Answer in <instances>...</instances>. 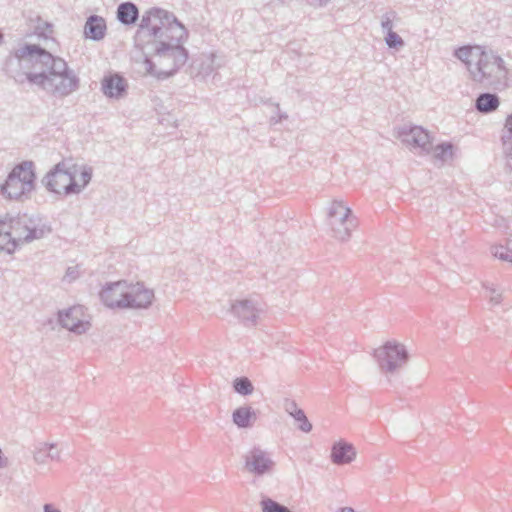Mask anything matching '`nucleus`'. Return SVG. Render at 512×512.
<instances>
[{"label": "nucleus", "instance_id": "nucleus-10", "mask_svg": "<svg viewBox=\"0 0 512 512\" xmlns=\"http://www.w3.org/2000/svg\"><path fill=\"white\" fill-rule=\"evenodd\" d=\"M395 135L411 150L418 149L420 153L428 154L432 149L430 134L421 126L404 124L395 129Z\"/></svg>", "mask_w": 512, "mask_h": 512}, {"label": "nucleus", "instance_id": "nucleus-15", "mask_svg": "<svg viewBox=\"0 0 512 512\" xmlns=\"http://www.w3.org/2000/svg\"><path fill=\"white\" fill-rule=\"evenodd\" d=\"M355 447L346 441L335 442L331 448V461L336 465L351 463L356 458Z\"/></svg>", "mask_w": 512, "mask_h": 512}, {"label": "nucleus", "instance_id": "nucleus-4", "mask_svg": "<svg viewBox=\"0 0 512 512\" xmlns=\"http://www.w3.org/2000/svg\"><path fill=\"white\" fill-rule=\"evenodd\" d=\"M100 298L111 309H147L154 299V291L142 282L122 280L107 283L100 292Z\"/></svg>", "mask_w": 512, "mask_h": 512}, {"label": "nucleus", "instance_id": "nucleus-11", "mask_svg": "<svg viewBox=\"0 0 512 512\" xmlns=\"http://www.w3.org/2000/svg\"><path fill=\"white\" fill-rule=\"evenodd\" d=\"M244 462L245 469L258 477L271 474L275 467L270 454L258 446H254L244 455Z\"/></svg>", "mask_w": 512, "mask_h": 512}, {"label": "nucleus", "instance_id": "nucleus-38", "mask_svg": "<svg viewBox=\"0 0 512 512\" xmlns=\"http://www.w3.org/2000/svg\"><path fill=\"white\" fill-rule=\"evenodd\" d=\"M338 512H356V511L351 507H343V508H340Z\"/></svg>", "mask_w": 512, "mask_h": 512}, {"label": "nucleus", "instance_id": "nucleus-9", "mask_svg": "<svg viewBox=\"0 0 512 512\" xmlns=\"http://www.w3.org/2000/svg\"><path fill=\"white\" fill-rule=\"evenodd\" d=\"M374 357L383 373L392 374L407 363L409 354L403 344L387 341L383 346L375 349Z\"/></svg>", "mask_w": 512, "mask_h": 512}, {"label": "nucleus", "instance_id": "nucleus-6", "mask_svg": "<svg viewBox=\"0 0 512 512\" xmlns=\"http://www.w3.org/2000/svg\"><path fill=\"white\" fill-rule=\"evenodd\" d=\"M81 167L72 158L58 162L42 179L45 188L55 194L73 195L80 193L76 176Z\"/></svg>", "mask_w": 512, "mask_h": 512}, {"label": "nucleus", "instance_id": "nucleus-14", "mask_svg": "<svg viewBox=\"0 0 512 512\" xmlns=\"http://www.w3.org/2000/svg\"><path fill=\"white\" fill-rule=\"evenodd\" d=\"M231 311L244 325L254 326L261 309L256 306L254 301L244 299L233 303Z\"/></svg>", "mask_w": 512, "mask_h": 512}, {"label": "nucleus", "instance_id": "nucleus-29", "mask_svg": "<svg viewBox=\"0 0 512 512\" xmlns=\"http://www.w3.org/2000/svg\"><path fill=\"white\" fill-rule=\"evenodd\" d=\"M296 422L299 423L298 428L305 433H309L312 430V424L306 417L304 410H300L296 415L292 416Z\"/></svg>", "mask_w": 512, "mask_h": 512}, {"label": "nucleus", "instance_id": "nucleus-7", "mask_svg": "<svg viewBox=\"0 0 512 512\" xmlns=\"http://www.w3.org/2000/svg\"><path fill=\"white\" fill-rule=\"evenodd\" d=\"M36 173L33 161L25 160L17 164L8 174L1 192L9 199L29 198L35 189Z\"/></svg>", "mask_w": 512, "mask_h": 512}, {"label": "nucleus", "instance_id": "nucleus-3", "mask_svg": "<svg viewBox=\"0 0 512 512\" xmlns=\"http://www.w3.org/2000/svg\"><path fill=\"white\" fill-rule=\"evenodd\" d=\"M50 231L39 218L27 214L1 218L0 252L12 254L21 243L41 239Z\"/></svg>", "mask_w": 512, "mask_h": 512}, {"label": "nucleus", "instance_id": "nucleus-2", "mask_svg": "<svg viewBox=\"0 0 512 512\" xmlns=\"http://www.w3.org/2000/svg\"><path fill=\"white\" fill-rule=\"evenodd\" d=\"M15 56L34 68L39 66L41 71L26 73V79L53 96L66 97L80 86L79 77L69 69L66 61L39 45L24 44L16 50Z\"/></svg>", "mask_w": 512, "mask_h": 512}, {"label": "nucleus", "instance_id": "nucleus-1", "mask_svg": "<svg viewBox=\"0 0 512 512\" xmlns=\"http://www.w3.org/2000/svg\"><path fill=\"white\" fill-rule=\"evenodd\" d=\"M187 37L188 31L173 13L153 7L142 15L134 39L141 50L152 46L161 67L158 79L164 80L187 62L189 54L182 45Z\"/></svg>", "mask_w": 512, "mask_h": 512}, {"label": "nucleus", "instance_id": "nucleus-37", "mask_svg": "<svg viewBox=\"0 0 512 512\" xmlns=\"http://www.w3.org/2000/svg\"><path fill=\"white\" fill-rule=\"evenodd\" d=\"M504 245L507 246L508 250L512 254V237L506 238Z\"/></svg>", "mask_w": 512, "mask_h": 512}, {"label": "nucleus", "instance_id": "nucleus-24", "mask_svg": "<svg viewBox=\"0 0 512 512\" xmlns=\"http://www.w3.org/2000/svg\"><path fill=\"white\" fill-rule=\"evenodd\" d=\"M259 504H260L262 512H293L290 508H288L284 504H281L278 501H276L266 495L261 496V500H260Z\"/></svg>", "mask_w": 512, "mask_h": 512}, {"label": "nucleus", "instance_id": "nucleus-41", "mask_svg": "<svg viewBox=\"0 0 512 512\" xmlns=\"http://www.w3.org/2000/svg\"><path fill=\"white\" fill-rule=\"evenodd\" d=\"M282 118H287V115H280V120H281Z\"/></svg>", "mask_w": 512, "mask_h": 512}, {"label": "nucleus", "instance_id": "nucleus-33", "mask_svg": "<svg viewBox=\"0 0 512 512\" xmlns=\"http://www.w3.org/2000/svg\"><path fill=\"white\" fill-rule=\"evenodd\" d=\"M80 180H81V184H79L80 186V191L85 188L89 182L91 181V178H92V169L91 168H88V167H83L82 170L80 171Z\"/></svg>", "mask_w": 512, "mask_h": 512}, {"label": "nucleus", "instance_id": "nucleus-18", "mask_svg": "<svg viewBox=\"0 0 512 512\" xmlns=\"http://www.w3.org/2000/svg\"><path fill=\"white\" fill-rule=\"evenodd\" d=\"M256 420V412L251 406H240L232 413V421L238 428H251Z\"/></svg>", "mask_w": 512, "mask_h": 512}, {"label": "nucleus", "instance_id": "nucleus-17", "mask_svg": "<svg viewBox=\"0 0 512 512\" xmlns=\"http://www.w3.org/2000/svg\"><path fill=\"white\" fill-rule=\"evenodd\" d=\"M60 450L54 443H38L34 447L33 459L38 464H46L48 460L59 461Z\"/></svg>", "mask_w": 512, "mask_h": 512}, {"label": "nucleus", "instance_id": "nucleus-25", "mask_svg": "<svg viewBox=\"0 0 512 512\" xmlns=\"http://www.w3.org/2000/svg\"><path fill=\"white\" fill-rule=\"evenodd\" d=\"M232 386L234 391L242 396H248L254 391L252 382L245 376L235 378L233 380Z\"/></svg>", "mask_w": 512, "mask_h": 512}, {"label": "nucleus", "instance_id": "nucleus-35", "mask_svg": "<svg viewBox=\"0 0 512 512\" xmlns=\"http://www.w3.org/2000/svg\"><path fill=\"white\" fill-rule=\"evenodd\" d=\"M307 1L312 6L321 7V6L326 5L330 0H307Z\"/></svg>", "mask_w": 512, "mask_h": 512}, {"label": "nucleus", "instance_id": "nucleus-16", "mask_svg": "<svg viewBox=\"0 0 512 512\" xmlns=\"http://www.w3.org/2000/svg\"><path fill=\"white\" fill-rule=\"evenodd\" d=\"M106 22L103 17L91 15L87 18L84 26V35L93 41H100L106 35Z\"/></svg>", "mask_w": 512, "mask_h": 512}, {"label": "nucleus", "instance_id": "nucleus-5", "mask_svg": "<svg viewBox=\"0 0 512 512\" xmlns=\"http://www.w3.org/2000/svg\"><path fill=\"white\" fill-rule=\"evenodd\" d=\"M474 81L494 90H504L512 85V74L504 60L492 50L480 51L474 69H470Z\"/></svg>", "mask_w": 512, "mask_h": 512}, {"label": "nucleus", "instance_id": "nucleus-26", "mask_svg": "<svg viewBox=\"0 0 512 512\" xmlns=\"http://www.w3.org/2000/svg\"><path fill=\"white\" fill-rule=\"evenodd\" d=\"M434 157L441 162H446L453 157V144L450 142H443L435 147Z\"/></svg>", "mask_w": 512, "mask_h": 512}, {"label": "nucleus", "instance_id": "nucleus-40", "mask_svg": "<svg viewBox=\"0 0 512 512\" xmlns=\"http://www.w3.org/2000/svg\"><path fill=\"white\" fill-rule=\"evenodd\" d=\"M67 277H72V278H74V276H73V272H70V268H69V269H68V271H67Z\"/></svg>", "mask_w": 512, "mask_h": 512}, {"label": "nucleus", "instance_id": "nucleus-34", "mask_svg": "<svg viewBox=\"0 0 512 512\" xmlns=\"http://www.w3.org/2000/svg\"><path fill=\"white\" fill-rule=\"evenodd\" d=\"M284 409L291 417L296 415L300 410H302L301 408L298 407L297 403L291 399H285Z\"/></svg>", "mask_w": 512, "mask_h": 512}, {"label": "nucleus", "instance_id": "nucleus-21", "mask_svg": "<svg viewBox=\"0 0 512 512\" xmlns=\"http://www.w3.org/2000/svg\"><path fill=\"white\" fill-rule=\"evenodd\" d=\"M139 18V10L132 2H123L117 7V19L124 25L135 24Z\"/></svg>", "mask_w": 512, "mask_h": 512}, {"label": "nucleus", "instance_id": "nucleus-36", "mask_svg": "<svg viewBox=\"0 0 512 512\" xmlns=\"http://www.w3.org/2000/svg\"><path fill=\"white\" fill-rule=\"evenodd\" d=\"M44 512H61L59 509L55 508L52 504H45L44 507Z\"/></svg>", "mask_w": 512, "mask_h": 512}, {"label": "nucleus", "instance_id": "nucleus-12", "mask_svg": "<svg viewBox=\"0 0 512 512\" xmlns=\"http://www.w3.org/2000/svg\"><path fill=\"white\" fill-rule=\"evenodd\" d=\"M82 307L74 306L58 312V321L63 328L74 333H85L90 325L89 322L81 319Z\"/></svg>", "mask_w": 512, "mask_h": 512}, {"label": "nucleus", "instance_id": "nucleus-39", "mask_svg": "<svg viewBox=\"0 0 512 512\" xmlns=\"http://www.w3.org/2000/svg\"><path fill=\"white\" fill-rule=\"evenodd\" d=\"M67 277H72V278H74V276H73V272H70V268H69V269H68V271H67Z\"/></svg>", "mask_w": 512, "mask_h": 512}, {"label": "nucleus", "instance_id": "nucleus-27", "mask_svg": "<svg viewBox=\"0 0 512 512\" xmlns=\"http://www.w3.org/2000/svg\"><path fill=\"white\" fill-rule=\"evenodd\" d=\"M490 251L495 258L512 263V254L504 244L492 245Z\"/></svg>", "mask_w": 512, "mask_h": 512}, {"label": "nucleus", "instance_id": "nucleus-23", "mask_svg": "<svg viewBox=\"0 0 512 512\" xmlns=\"http://www.w3.org/2000/svg\"><path fill=\"white\" fill-rule=\"evenodd\" d=\"M480 51H484L480 46H462L455 50L454 55L465 63L467 69L470 71V69H474L473 61L474 59H478Z\"/></svg>", "mask_w": 512, "mask_h": 512}, {"label": "nucleus", "instance_id": "nucleus-32", "mask_svg": "<svg viewBox=\"0 0 512 512\" xmlns=\"http://www.w3.org/2000/svg\"><path fill=\"white\" fill-rule=\"evenodd\" d=\"M143 65L145 68V72L151 76H154L158 79L159 74L161 73V68L159 70L156 69V64L152 61V59L145 55Z\"/></svg>", "mask_w": 512, "mask_h": 512}, {"label": "nucleus", "instance_id": "nucleus-20", "mask_svg": "<svg viewBox=\"0 0 512 512\" xmlns=\"http://www.w3.org/2000/svg\"><path fill=\"white\" fill-rule=\"evenodd\" d=\"M501 140L506 167L512 171V113L506 118Z\"/></svg>", "mask_w": 512, "mask_h": 512}, {"label": "nucleus", "instance_id": "nucleus-8", "mask_svg": "<svg viewBox=\"0 0 512 512\" xmlns=\"http://www.w3.org/2000/svg\"><path fill=\"white\" fill-rule=\"evenodd\" d=\"M327 223L332 237L339 241H348L352 231L358 226L357 217L341 200H333L327 214Z\"/></svg>", "mask_w": 512, "mask_h": 512}, {"label": "nucleus", "instance_id": "nucleus-28", "mask_svg": "<svg viewBox=\"0 0 512 512\" xmlns=\"http://www.w3.org/2000/svg\"><path fill=\"white\" fill-rule=\"evenodd\" d=\"M483 288L490 292L491 296L489 301L493 305H499L502 301V292L497 287L489 282L482 283Z\"/></svg>", "mask_w": 512, "mask_h": 512}, {"label": "nucleus", "instance_id": "nucleus-13", "mask_svg": "<svg viewBox=\"0 0 512 512\" xmlns=\"http://www.w3.org/2000/svg\"><path fill=\"white\" fill-rule=\"evenodd\" d=\"M127 89V80L119 73H109L101 81V91L108 98H123L127 94Z\"/></svg>", "mask_w": 512, "mask_h": 512}, {"label": "nucleus", "instance_id": "nucleus-19", "mask_svg": "<svg viewBox=\"0 0 512 512\" xmlns=\"http://www.w3.org/2000/svg\"><path fill=\"white\" fill-rule=\"evenodd\" d=\"M214 57V54L202 55L199 59L195 60L191 66V74L201 79H205L213 74L216 70Z\"/></svg>", "mask_w": 512, "mask_h": 512}, {"label": "nucleus", "instance_id": "nucleus-22", "mask_svg": "<svg viewBox=\"0 0 512 512\" xmlns=\"http://www.w3.org/2000/svg\"><path fill=\"white\" fill-rule=\"evenodd\" d=\"M500 104L496 94L485 92L478 95L475 101V108L478 112L487 114L495 111Z\"/></svg>", "mask_w": 512, "mask_h": 512}, {"label": "nucleus", "instance_id": "nucleus-30", "mask_svg": "<svg viewBox=\"0 0 512 512\" xmlns=\"http://www.w3.org/2000/svg\"><path fill=\"white\" fill-rule=\"evenodd\" d=\"M385 42L389 48L399 49L404 46L403 39L396 33L390 32L385 36Z\"/></svg>", "mask_w": 512, "mask_h": 512}, {"label": "nucleus", "instance_id": "nucleus-31", "mask_svg": "<svg viewBox=\"0 0 512 512\" xmlns=\"http://www.w3.org/2000/svg\"><path fill=\"white\" fill-rule=\"evenodd\" d=\"M396 17V13L394 11H390L385 13L382 16L381 20V27L383 30H385L387 33L394 32L393 31V19Z\"/></svg>", "mask_w": 512, "mask_h": 512}]
</instances>
